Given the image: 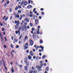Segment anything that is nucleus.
Here are the masks:
<instances>
[{
	"label": "nucleus",
	"instance_id": "obj_1",
	"mask_svg": "<svg viewBox=\"0 0 73 73\" xmlns=\"http://www.w3.org/2000/svg\"><path fill=\"white\" fill-rule=\"evenodd\" d=\"M40 64L41 66H36V68H37V69H38L39 71H41V68H42V66L43 65V64H44V63L42 61H40Z\"/></svg>",
	"mask_w": 73,
	"mask_h": 73
},
{
	"label": "nucleus",
	"instance_id": "obj_2",
	"mask_svg": "<svg viewBox=\"0 0 73 73\" xmlns=\"http://www.w3.org/2000/svg\"><path fill=\"white\" fill-rule=\"evenodd\" d=\"M28 43H26V44H25L24 45V47L25 49H28Z\"/></svg>",
	"mask_w": 73,
	"mask_h": 73
},
{
	"label": "nucleus",
	"instance_id": "obj_3",
	"mask_svg": "<svg viewBox=\"0 0 73 73\" xmlns=\"http://www.w3.org/2000/svg\"><path fill=\"white\" fill-rule=\"evenodd\" d=\"M29 42H30V44L31 46H32L33 45V42L32 40H29Z\"/></svg>",
	"mask_w": 73,
	"mask_h": 73
},
{
	"label": "nucleus",
	"instance_id": "obj_4",
	"mask_svg": "<svg viewBox=\"0 0 73 73\" xmlns=\"http://www.w3.org/2000/svg\"><path fill=\"white\" fill-rule=\"evenodd\" d=\"M19 31H24V28H23V27L21 26L20 27L19 29Z\"/></svg>",
	"mask_w": 73,
	"mask_h": 73
},
{
	"label": "nucleus",
	"instance_id": "obj_5",
	"mask_svg": "<svg viewBox=\"0 0 73 73\" xmlns=\"http://www.w3.org/2000/svg\"><path fill=\"white\" fill-rule=\"evenodd\" d=\"M15 33H16V34H17H17H18V33H19V36L20 35V31H15Z\"/></svg>",
	"mask_w": 73,
	"mask_h": 73
},
{
	"label": "nucleus",
	"instance_id": "obj_6",
	"mask_svg": "<svg viewBox=\"0 0 73 73\" xmlns=\"http://www.w3.org/2000/svg\"><path fill=\"white\" fill-rule=\"evenodd\" d=\"M25 20L26 22H27V23H28V22L29 21V19L27 18H25Z\"/></svg>",
	"mask_w": 73,
	"mask_h": 73
},
{
	"label": "nucleus",
	"instance_id": "obj_7",
	"mask_svg": "<svg viewBox=\"0 0 73 73\" xmlns=\"http://www.w3.org/2000/svg\"><path fill=\"white\" fill-rule=\"evenodd\" d=\"M38 19H35V22L36 24V25L37 24V23H38Z\"/></svg>",
	"mask_w": 73,
	"mask_h": 73
},
{
	"label": "nucleus",
	"instance_id": "obj_8",
	"mask_svg": "<svg viewBox=\"0 0 73 73\" xmlns=\"http://www.w3.org/2000/svg\"><path fill=\"white\" fill-rule=\"evenodd\" d=\"M25 63H26V66H29V62L27 61V60H26Z\"/></svg>",
	"mask_w": 73,
	"mask_h": 73
},
{
	"label": "nucleus",
	"instance_id": "obj_9",
	"mask_svg": "<svg viewBox=\"0 0 73 73\" xmlns=\"http://www.w3.org/2000/svg\"><path fill=\"white\" fill-rule=\"evenodd\" d=\"M32 7V6L31 5H29L27 6V8L28 9H30V8H31Z\"/></svg>",
	"mask_w": 73,
	"mask_h": 73
},
{
	"label": "nucleus",
	"instance_id": "obj_10",
	"mask_svg": "<svg viewBox=\"0 0 73 73\" xmlns=\"http://www.w3.org/2000/svg\"><path fill=\"white\" fill-rule=\"evenodd\" d=\"M28 67V66H24V69L25 70H26L27 71L28 70V68H27Z\"/></svg>",
	"mask_w": 73,
	"mask_h": 73
},
{
	"label": "nucleus",
	"instance_id": "obj_11",
	"mask_svg": "<svg viewBox=\"0 0 73 73\" xmlns=\"http://www.w3.org/2000/svg\"><path fill=\"white\" fill-rule=\"evenodd\" d=\"M39 48H41L42 51V52H43V50H44V46H40Z\"/></svg>",
	"mask_w": 73,
	"mask_h": 73
},
{
	"label": "nucleus",
	"instance_id": "obj_12",
	"mask_svg": "<svg viewBox=\"0 0 73 73\" xmlns=\"http://www.w3.org/2000/svg\"><path fill=\"white\" fill-rule=\"evenodd\" d=\"M27 38H28V36H25L24 39V42H25V41H26V40H27Z\"/></svg>",
	"mask_w": 73,
	"mask_h": 73
},
{
	"label": "nucleus",
	"instance_id": "obj_13",
	"mask_svg": "<svg viewBox=\"0 0 73 73\" xmlns=\"http://www.w3.org/2000/svg\"><path fill=\"white\" fill-rule=\"evenodd\" d=\"M30 54L31 56H33V52H32V51H30Z\"/></svg>",
	"mask_w": 73,
	"mask_h": 73
},
{
	"label": "nucleus",
	"instance_id": "obj_14",
	"mask_svg": "<svg viewBox=\"0 0 73 73\" xmlns=\"http://www.w3.org/2000/svg\"><path fill=\"white\" fill-rule=\"evenodd\" d=\"M15 24H17L16 25H19V21H15Z\"/></svg>",
	"mask_w": 73,
	"mask_h": 73
},
{
	"label": "nucleus",
	"instance_id": "obj_15",
	"mask_svg": "<svg viewBox=\"0 0 73 73\" xmlns=\"http://www.w3.org/2000/svg\"><path fill=\"white\" fill-rule=\"evenodd\" d=\"M18 25H15V29H17V28H18Z\"/></svg>",
	"mask_w": 73,
	"mask_h": 73
},
{
	"label": "nucleus",
	"instance_id": "obj_16",
	"mask_svg": "<svg viewBox=\"0 0 73 73\" xmlns=\"http://www.w3.org/2000/svg\"><path fill=\"white\" fill-rule=\"evenodd\" d=\"M17 41H18V40H17V39L14 40L13 41V43H15V42H17Z\"/></svg>",
	"mask_w": 73,
	"mask_h": 73
},
{
	"label": "nucleus",
	"instance_id": "obj_17",
	"mask_svg": "<svg viewBox=\"0 0 73 73\" xmlns=\"http://www.w3.org/2000/svg\"><path fill=\"white\" fill-rule=\"evenodd\" d=\"M28 58L29 60H31L32 59V57L30 55H29L28 56Z\"/></svg>",
	"mask_w": 73,
	"mask_h": 73
},
{
	"label": "nucleus",
	"instance_id": "obj_18",
	"mask_svg": "<svg viewBox=\"0 0 73 73\" xmlns=\"http://www.w3.org/2000/svg\"><path fill=\"white\" fill-rule=\"evenodd\" d=\"M12 73H13L15 71H14V69H13V68L12 67L11 69Z\"/></svg>",
	"mask_w": 73,
	"mask_h": 73
},
{
	"label": "nucleus",
	"instance_id": "obj_19",
	"mask_svg": "<svg viewBox=\"0 0 73 73\" xmlns=\"http://www.w3.org/2000/svg\"><path fill=\"white\" fill-rule=\"evenodd\" d=\"M37 30L38 31H37V35H39L40 33V32H39V31H40V29H37Z\"/></svg>",
	"mask_w": 73,
	"mask_h": 73
},
{
	"label": "nucleus",
	"instance_id": "obj_20",
	"mask_svg": "<svg viewBox=\"0 0 73 73\" xmlns=\"http://www.w3.org/2000/svg\"><path fill=\"white\" fill-rule=\"evenodd\" d=\"M19 17H20V16L19 15H17L15 16V18H19Z\"/></svg>",
	"mask_w": 73,
	"mask_h": 73
},
{
	"label": "nucleus",
	"instance_id": "obj_21",
	"mask_svg": "<svg viewBox=\"0 0 73 73\" xmlns=\"http://www.w3.org/2000/svg\"><path fill=\"white\" fill-rule=\"evenodd\" d=\"M49 67H47L45 69V70H46V71H49Z\"/></svg>",
	"mask_w": 73,
	"mask_h": 73
},
{
	"label": "nucleus",
	"instance_id": "obj_22",
	"mask_svg": "<svg viewBox=\"0 0 73 73\" xmlns=\"http://www.w3.org/2000/svg\"><path fill=\"white\" fill-rule=\"evenodd\" d=\"M24 4L25 5H27V1H25L24 2Z\"/></svg>",
	"mask_w": 73,
	"mask_h": 73
},
{
	"label": "nucleus",
	"instance_id": "obj_23",
	"mask_svg": "<svg viewBox=\"0 0 73 73\" xmlns=\"http://www.w3.org/2000/svg\"><path fill=\"white\" fill-rule=\"evenodd\" d=\"M33 73H37V71L36 70H35L33 72Z\"/></svg>",
	"mask_w": 73,
	"mask_h": 73
},
{
	"label": "nucleus",
	"instance_id": "obj_24",
	"mask_svg": "<svg viewBox=\"0 0 73 73\" xmlns=\"http://www.w3.org/2000/svg\"><path fill=\"white\" fill-rule=\"evenodd\" d=\"M8 17H7L6 18H5V21H7V20H8Z\"/></svg>",
	"mask_w": 73,
	"mask_h": 73
},
{
	"label": "nucleus",
	"instance_id": "obj_25",
	"mask_svg": "<svg viewBox=\"0 0 73 73\" xmlns=\"http://www.w3.org/2000/svg\"><path fill=\"white\" fill-rule=\"evenodd\" d=\"M40 44H42V43H43V41H42V40H40Z\"/></svg>",
	"mask_w": 73,
	"mask_h": 73
},
{
	"label": "nucleus",
	"instance_id": "obj_26",
	"mask_svg": "<svg viewBox=\"0 0 73 73\" xmlns=\"http://www.w3.org/2000/svg\"><path fill=\"white\" fill-rule=\"evenodd\" d=\"M29 4H30V3H33V2L32 1H30V0H29Z\"/></svg>",
	"mask_w": 73,
	"mask_h": 73
},
{
	"label": "nucleus",
	"instance_id": "obj_27",
	"mask_svg": "<svg viewBox=\"0 0 73 73\" xmlns=\"http://www.w3.org/2000/svg\"><path fill=\"white\" fill-rule=\"evenodd\" d=\"M25 14H23V15H21V17H25Z\"/></svg>",
	"mask_w": 73,
	"mask_h": 73
},
{
	"label": "nucleus",
	"instance_id": "obj_28",
	"mask_svg": "<svg viewBox=\"0 0 73 73\" xmlns=\"http://www.w3.org/2000/svg\"><path fill=\"white\" fill-rule=\"evenodd\" d=\"M46 57V56H45V55H44L42 57V59H44Z\"/></svg>",
	"mask_w": 73,
	"mask_h": 73
},
{
	"label": "nucleus",
	"instance_id": "obj_29",
	"mask_svg": "<svg viewBox=\"0 0 73 73\" xmlns=\"http://www.w3.org/2000/svg\"><path fill=\"white\" fill-rule=\"evenodd\" d=\"M24 4V1H22L21 4H20V5H23Z\"/></svg>",
	"mask_w": 73,
	"mask_h": 73
},
{
	"label": "nucleus",
	"instance_id": "obj_30",
	"mask_svg": "<svg viewBox=\"0 0 73 73\" xmlns=\"http://www.w3.org/2000/svg\"><path fill=\"white\" fill-rule=\"evenodd\" d=\"M33 37H35L36 36V33H34L33 35Z\"/></svg>",
	"mask_w": 73,
	"mask_h": 73
},
{
	"label": "nucleus",
	"instance_id": "obj_31",
	"mask_svg": "<svg viewBox=\"0 0 73 73\" xmlns=\"http://www.w3.org/2000/svg\"><path fill=\"white\" fill-rule=\"evenodd\" d=\"M19 66L20 68H22V67H23V65H19Z\"/></svg>",
	"mask_w": 73,
	"mask_h": 73
},
{
	"label": "nucleus",
	"instance_id": "obj_32",
	"mask_svg": "<svg viewBox=\"0 0 73 73\" xmlns=\"http://www.w3.org/2000/svg\"><path fill=\"white\" fill-rule=\"evenodd\" d=\"M39 48V46H38L36 47V50H38V49Z\"/></svg>",
	"mask_w": 73,
	"mask_h": 73
},
{
	"label": "nucleus",
	"instance_id": "obj_33",
	"mask_svg": "<svg viewBox=\"0 0 73 73\" xmlns=\"http://www.w3.org/2000/svg\"><path fill=\"white\" fill-rule=\"evenodd\" d=\"M18 7H17L15 8V10L16 11L17 10V9H18Z\"/></svg>",
	"mask_w": 73,
	"mask_h": 73
},
{
	"label": "nucleus",
	"instance_id": "obj_34",
	"mask_svg": "<svg viewBox=\"0 0 73 73\" xmlns=\"http://www.w3.org/2000/svg\"><path fill=\"white\" fill-rule=\"evenodd\" d=\"M30 27H32V26H33V25H32V23H30Z\"/></svg>",
	"mask_w": 73,
	"mask_h": 73
},
{
	"label": "nucleus",
	"instance_id": "obj_35",
	"mask_svg": "<svg viewBox=\"0 0 73 73\" xmlns=\"http://www.w3.org/2000/svg\"><path fill=\"white\" fill-rule=\"evenodd\" d=\"M18 12L19 13H21V10H19L18 11Z\"/></svg>",
	"mask_w": 73,
	"mask_h": 73
},
{
	"label": "nucleus",
	"instance_id": "obj_36",
	"mask_svg": "<svg viewBox=\"0 0 73 73\" xmlns=\"http://www.w3.org/2000/svg\"><path fill=\"white\" fill-rule=\"evenodd\" d=\"M19 48V45H17L16 46V48Z\"/></svg>",
	"mask_w": 73,
	"mask_h": 73
},
{
	"label": "nucleus",
	"instance_id": "obj_37",
	"mask_svg": "<svg viewBox=\"0 0 73 73\" xmlns=\"http://www.w3.org/2000/svg\"><path fill=\"white\" fill-rule=\"evenodd\" d=\"M11 46L12 48H13V45H12V44H11Z\"/></svg>",
	"mask_w": 73,
	"mask_h": 73
},
{
	"label": "nucleus",
	"instance_id": "obj_38",
	"mask_svg": "<svg viewBox=\"0 0 73 73\" xmlns=\"http://www.w3.org/2000/svg\"><path fill=\"white\" fill-rule=\"evenodd\" d=\"M29 16L30 17H32L33 16V15H32L31 14L29 15Z\"/></svg>",
	"mask_w": 73,
	"mask_h": 73
},
{
	"label": "nucleus",
	"instance_id": "obj_39",
	"mask_svg": "<svg viewBox=\"0 0 73 73\" xmlns=\"http://www.w3.org/2000/svg\"><path fill=\"white\" fill-rule=\"evenodd\" d=\"M2 31H5V29H4V28H3L2 29Z\"/></svg>",
	"mask_w": 73,
	"mask_h": 73
},
{
	"label": "nucleus",
	"instance_id": "obj_40",
	"mask_svg": "<svg viewBox=\"0 0 73 73\" xmlns=\"http://www.w3.org/2000/svg\"><path fill=\"white\" fill-rule=\"evenodd\" d=\"M12 9H10L9 11V12H10V13L11 12H12Z\"/></svg>",
	"mask_w": 73,
	"mask_h": 73
},
{
	"label": "nucleus",
	"instance_id": "obj_41",
	"mask_svg": "<svg viewBox=\"0 0 73 73\" xmlns=\"http://www.w3.org/2000/svg\"><path fill=\"white\" fill-rule=\"evenodd\" d=\"M38 58H39L38 56H37L36 57V60H38Z\"/></svg>",
	"mask_w": 73,
	"mask_h": 73
},
{
	"label": "nucleus",
	"instance_id": "obj_42",
	"mask_svg": "<svg viewBox=\"0 0 73 73\" xmlns=\"http://www.w3.org/2000/svg\"><path fill=\"white\" fill-rule=\"evenodd\" d=\"M33 52H35V51H36V50H35V49L34 48L33 49Z\"/></svg>",
	"mask_w": 73,
	"mask_h": 73
},
{
	"label": "nucleus",
	"instance_id": "obj_43",
	"mask_svg": "<svg viewBox=\"0 0 73 73\" xmlns=\"http://www.w3.org/2000/svg\"><path fill=\"white\" fill-rule=\"evenodd\" d=\"M24 24L25 25H27V24H28V23H27V22H25V23Z\"/></svg>",
	"mask_w": 73,
	"mask_h": 73
},
{
	"label": "nucleus",
	"instance_id": "obj_44",
	"mask_svg": "<svg viewBox=\"0 0 73 73\" xmlns=\"http://www.w3.org/2000/svg\"><path fill=\"white\" fill-rule=\"evenodd\" d=\"M0 25L1 26H3V25L2 23H1V22H0Z\"/></svg>",
	"mask_w": 73,
	"mask_h": 73
},
{
	"label": "nucleus",
	"instance_id": "obj_45",
	"mask_svg": "<svg viewBox=\"0 0 73 73\" xmlns=\"http://www.w3.org/2000/svg\"><path fill=\"white\" fill-rule=\"evenodd\" d=\"M6 17V16H5H5L3 18V20H4V19H5V17Z\"/></svg>",
	"mask_w": 73,
	"mask_h": 73
},
{
	"label": "nucleus",
	"instance_id": "obj_46",
	"mask_svg": "<svg viewBox=\"0 0 73 73\" xmlns=\"http://www.w3.org/2000/svg\"><path fill=\"white\" fill-rule=\"evenodd\" d=\"M33 59H35L36 58V56H33Z\"/></svg>",
	"mask_w": 73,
	"mask_h": 73
},
{
	"label": "nucleus",
	"instance_id": "obj_47",
	"mask_svg": "<svg viewBox=\"0 0 73 73\" xmlns=\"http://www.w3.org/2000/svg\"><path fill=\"white\" fill-rule=\"evenodd\" d=\"M18 7L19 8H21V7L20 5H18Z\"/></svg>",
	"mask_w": 73,
	"mask_h": 73
},
{
	"label": "nucleus",
	"instance_id": "obj_48",
	"mask_svg": "<svg viewBox=\"0 0 73 73\" xmlns=\"http://www.w3.org/2000/svg\"><path fill=\"white\" fill-rule=\"evenodd\" d=\"M40 11H44V9L43 8H41L40 9Z\"/></svg>",
	"mask_w": 73,
	"mask_h": 73
},
{
	"label": "nucleus",
	"instance_id": "obj_49",
	"mask_svg": "<svg viewBox=\"0 0 73 73\" xmlns=\"http://www.w3.org/2000/svg\"><path fill=\"white\" fill-rule=\"evenodd\" d=\"M36 11V8H35L33 10V12H35Z\"/></svg>",
	"mask_w": 73,
	"mask_h": 73
},
{
	"label": "nucleus",
	"instance_id": "obj_50",
	"mask_svg": "<svg viewBox=\"0 0 73 73\" xmlns=\"http://www.w3.org/2000/svg\"><path fill=\"white\" fill-rule=\"evenodd\" d=\"M9 1H8L7 2V5H8L9 4Z\"/></svg>",
	"mask_w": 73,
	"mask_h": 73
},
{
	"label": "nucleus",
	"instance_id": "obj_51",
	"mask_svg": "<svg viewBox=\"0 0 73 73\" xmlns=\"http://www.w3.org/2000/svg\"><path fill=\"white\" fill-rule=\"evenodd\" d=\"M24 24V21H23L22 22V23H21V25H23V24Z\"/></svg>",
	"mask_w": 73,
	"mask_h": 73
},
{
	"label": "nucleus",
	"instance_id": "obj_52",
	"mask_svg": "<svg viewBox=\"0 0 73 73\" xmlns=\"http://www.w3.org/2000/svg\"><path fill=\"white\" fill-rule=\"evenodd\" d=\"M11 40H13V36H11Z\"/></svg>",
	"mask_w": 73,
	"mask_h": 73
},
{
	"label": "nucleus",
	"instance_id": "obj_53",
	"mask_svg": "<svg viewBox=\"0 0 73 73\" xmlns=\"http://www.w3.org/2000/svg\"><path fill=\"white\" fill-rule=\"evenodd\" d=\"M3 62L4 64V66H5V62L4 61H3Z\"/></svg>",
	"mask_w": 73,
	"mask_h": 73
},
{
	"label": "nucleus",
	"instance_id": "obj_54",
	"mask_svg": "<svg viewBox=\"0 0 73 73\" xmlns=\"http://www.w3.org/2000/svg\"><path fill=\"white\" fill-rule=\"evenodd\" d=\"M40 26H38V29H40Z\"/></svg>",
	"mask_w": 73,
	"mask_h": 73
},
{
	"label": "nucleus",
	"instance_id": "obj_55",
	"mask_svg": "<svg viewBox=\"0 0 73 73\" xmlns=\"http://www.w3.org/2000/svg\"><path fill=\"white\" fill-rule=\"evenodd\" d=\"M26 52L27 53H29V50H27Z\"/></svg>",
	"mask_w": 73,
	"mask_h": 73
},
{
	"label": "nucleus",
	"instance_id": "obj_56",
	"mask_svg": "<svg viewBox=\"0 0 73 73\" xmlns=\"http://www.w3.org/2000/svg\"><path fill=\"white\" fill-rule=\"evenodd\" d=\"M30 14H31V15H32V13H33V12H30Z\"/></svg>",
	"mask_w": 73,
	"mask_h": 73
},
{
	"label": "nucleus",
	"instance_id": "obj_57",
	"mask_svg": "<svg viewBox=\"0 0 73 73\" xmlns=\"http://www.w3.org/2000/svg\"><path fill=\"white\" fill-rule=\"evenodd\" d=\"M21 37H22V35H21L19 37V39H21Z\"/></svg>",
	"mask_w": 73,
	"mask_h": 73
},
{
	"label": "nucleus",
	"instance_id": "obj_58",
	"mask_svg": "<svg viewBox=\"0 0 73 73\" xmlns=\"http://www.w3.org/2000/svg\"><path fill=\"white\" fill-rule=\"evenodd\" d=\"M39 19H41V16H39Z\"/></svg>",
	"mask_w": 73,
	"mask_h": 73
},
{
	"label": "nucleus",
	"instance_id": "obj_59",
	"mask_svg": "<svg viewBox=\"0 0 73 73\" xmlns=\"http://www.w3.org/2000/svg\"><path fill=\"white\" fill-rule=\"evenodd\" d=\"M31 33L32 34H33V31H31Z\"/></svg>",
	"mask_w": 73,
	"mask_h": 73
},
{
	"label": "nucleus",
	"instance_id": "obj_60",
	"mask_svg": "<svg viewBox=\"0 0 73 73\" xmlns=\"http://www.w3.org/2000/svg\"><path fill=\"white\" fill-rule=\"evenodd\" d=\"M27 29H29V26H27Z\"/></svg>",
	"mask_w": 73,
	"mask_h": 73
},
{
	"label": "nucleus",
	"instance_id": "obj_61",
	"mask_svg": "<svg viewBox=\"0 0 73 73\" xmlns=\"http://www.w3.org/2000/svg\"><path fill=\"white\" fill-rule=\"evenodd\" d=\"M5 40L6 41H7V38H6V37H5Z\"/></svg>",
	"mask_w": 73,
	"mask_h": 73
},
{
	"label": "nucleus",
	"instance_id": "obj_62",
	"mask_svg": "<svg viewBox=\"0 0 73 73\" xmlns=\"http://www.w3.org/2000/svg\"><path fill=\"white\" fill-rule=\"evenodd\" d=\"M37 11H36L35 12V14H37Z\"/></svg>",
	"mask_w": 73,
	"mask_h": 73
},
{
	"label": "nucleus",
	"instance_id": "obj_63",
	"mask_svg": "<svg viewBox=\"0 0 73 73\" xmlns=\"http://www.w3.org/2000/svg\"><path fill=\"white\" fill-rule=\"evenodd\" d=\"M42 15H44V13L43 12H42Z\"/></svg>",
	"mask_w": 73,
	"mask_h": 73
},
{
	"label": "nucleus",
	"instance_id": "obj_64",
	"mask_svg": "<svg viewBox=\"0 0 73 73\" xmlns=\"http://www.w3.org/2000/svg\"><path fill=\"white\" fill-rule=\"evenodd\" d=\"M32 30L33 31H34V28H32Z\"/></svg>",
	"mask_w": 73,
	"mask_h": 73
}]
</instances>
